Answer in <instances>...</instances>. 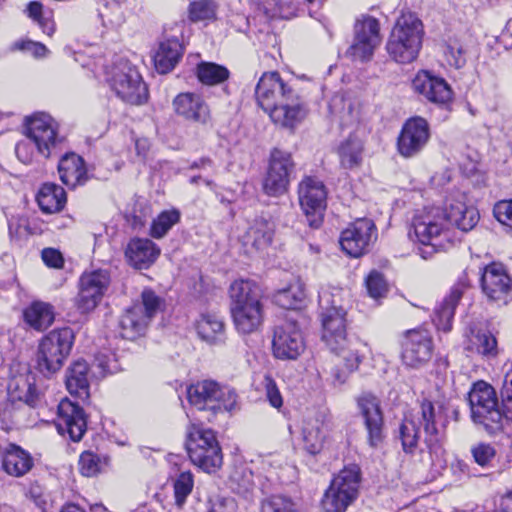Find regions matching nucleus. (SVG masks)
<instances>
[{
    "label": "nucleus",
    "instance_id": "4468645a",
    "mask_svg": "<svg viewBox=\"0 0 512 512\" xmlns=\"http://www.w3.org/2000/svg\"><path fill=\"white\" fill-rule=\"evenodd\" d=\"M294 167L289 152L274 148L270 153L267 173L263 180L264 192L273 197L284 194L288 190Z\"/></svg>",
    "mask_w": 512,
    "mask_h": 512
},
{
    "label": "nucleus",
    "instance_id": "423d86ee",
    "mask_svg": "<svg viewBox=\"0 0 512 512\" xmlns=\"http://www.w3.org/2000/svg\"><path fill=\"white\" fill-rule=\"evenodd\" d=\"M412 227L416 240L422 245L419 254L423 259L452 246V231L440 207H426L419 211L413 218Z\"/></svg>",
    "mask_w": 512,
    "mask_h": 512
},
{
    "label": "nucleus",
    "instance_id": "5701e85b",
    "mask_svg": "<svg viewBox=\"0 0 512 512\" xmlns=\"http://www.w3.org/2000/svg\"><path fill=\"white\" fill-rule=\"evenodd\" d=\"M187 399L199 411L217 413L223 404L221 385L213 380H202L187 388Z\"/></svg>",
    "mask_w": 512,
    "mask_h": 512
},
{
    "label": "nucleus",
    "instance_id": "aec40b11",
    "mask_svg": "<svg viewBox=\"0 0 512 512\" xmlns=\"http://www.w3.org/2000/svg\"><path fill=\"white\" fill-rule=\"evenodd\" d=\"M54 422L60 434L69 435L75 442L81 440L86 431L87 423L83 409L67 398L58 404Z\"/></svg>",
    "mask_w": 512,
    "mask_h": 512
},
{
    "label": "nucleus",
    "instance_id": "bf43d9fd",
    "mask_svg": "<svg viewBox=\"0 0 512 512\" xmlns=\"http://www.w3.org/2000/svg\"><path fill=\"white\" fill-rule=\"evenodd\" d=\"M79 469L86 477L95 476L100 471V460L92 452H83L79 459Z\"/></svg>",
    "mask_w": 512,
    "mask_h": 512
},
{
    "label": "nucleus",
    "instance_id": "e433bc0d",
    "mask_svg": "<svg viewBox=\"0 0 512 512\" xmlns=\"http://www.w3.org/2000/svg\"><path fill=\"white\" fill-rule=\"evenodd\" d=\"M37 202L42 212L57 213L65 206V190L57 184L44 183L37 194Z\"/></svg>",
    "mask_w": 512,
    "mask_h": 512
},
{
    "label": "nucleus",
    "instance_id": "2eb2a0df",
    "mask_svg": "<svg viewBox=\"0 0 512 512\" xmlns=\"http://www.w3.org/2000/svg\"><path fill=\"white\" fill-rule=\"evenodd\" d=\"M430 138L428 121L421 116L410 117L403 123L397 137V151L404 158H412L424 150Z\"/></svg>",
    "mask_w": 512,
    "mask_h": 512
},
{
    "label": "nucleus",
    "instance_id": "58836bf2",
    "mask_svg": "<svg viewBox=\"0 0 512 512\" xmlns=\"http://www.w3.org/2000/svg\"><path fill=\"white\" fill-rule=\"evenodd\" d=\"M464 349L470 354L494 357L497 355V340L488 331H471L464 343Z\"/></svg>",
    "mask_w": 512,
    "mask_h": 512
},
{
    "label": "nucleus",
    "instance_id": "412c9836",
    "mask_svg": "<svg viewBox=\"0 0 512 512\" xmlns=\"http://www.w3.org/2000/svg\"><path fill=\"white\" fill-rule=\"evenodd\" d=\"M481 287L489 300L507 304L512 294V279L502 265L493 263L485 267Z\"/></svg>",
    "mask_w": 512,
    "mask_h": 512
},
{
    "label": "nucleus",
    "instance_id": "ea45409f",
    "mask_svg": "<svg viewBox=\"0 0 512 512\" xmlns=\"http://www.w3.org/2000/svg\"><path fill=\"white\" fill-rule=\"evenodd\" d=\"M255 13L266 19H289L296 15V8L292 3H283L281 0H252Z\"/></svg>",
    "mask_w": 512,
    "mask_h": 512
},
{
    "label": "nucleus",
    "instance_id": "69168bd1",
    "mask_svg": "<svg viewBox=\"0 0 512 512\" xmlns=\"http://www.w3.org/2000/svg\"><path fill=\"white\" fill-rule=\"evenodd\" d=\"M460 169L467 177L475 175L479 171V161L477 154L474 153V156H467V158L460 163Z\"/></svg>",
    "mask_w": 512,
    "mask_h": 512
},
{
    "label": "nucleus",
    "instance_id": "cd10ccee",
    "mask_svg": "<svg viewBox=\"0 0 512 512\" xmlns=\"http://www.w3.org/2000/svg\"><path fill=\"white\" fill-rule=\"evenodd\" d=\"M328 424L320 415L304 419L301 429L303 448L311 455L320 453L327 437Z\"/></svg>",
    "mask_w": 512,
    "mask_h": 512
},
{
    "label": "nucleus",
    "instance_id": "f8f14e48",
    "mask_svg": "<svg viewBox=\"0 0 512 512\" xmlns=\"http://www.w3.org/2000/svg\"><path fill=\"white\" fill-rule=\"evenodd\" d=\"M107 81L116 95L127 103L140 105L148 98V89L140 73L128 62L116 64Z\"/></svg>",
    "mask_w": 512,
    "mask_h": 512
},
{
    "label": "nucleus",
    "instance_id": "20e7f679",
    "mask_svg": "<svg viewBox=\"0 0 512 512\" xmlns=\"http://www.w3.org/2000/svg\"><path fill=\"white\" fill-rule=\"evenodd\" d=\"M441 409L436 411L435 405L428 399H423L417 409L412 410L403 420L399 433L402 448L405 453H414L419 442L422 428L425 433V443L429 450H437L442 439Z\"/></svg>",
    "mask_w": 512,
    "mask_h": 512
},
{
    "label": "nucleus",
    "instance_id": "37998d69",
    "mask_svg": "<svg viewBox=\"0 0 512 512\" xmlns=\"http://www.w3.org/2000/svg\"><path fill=\"white\" fill-rule=\"evenodd\" d=\"M362 153V141L354 136H350L338 148L341 166L345 169L358 167L362 162Z\"/></svg>",
    "mask_w": 512,
    "mask_h": 512
},
{
    "label": "nucleus",
    "instance_id": "49530a36",
    "mask_svg": "<svg viewBox=\"0 0 512 512\" xmlns=\"http://www.w3.org/2000/svg\"><path fill=\"white\" fill-rule=\"evenodd\" d=\"M223 330V323L214 315H204L198 321L197 332L208 343H214Z\"/></svg>",
    "mask_w": 512,
    "mask_h": 512
},
{
    "label": "nucleus",
    "instance_id": "864d4df0",
    "mask_svg": "<svg viewBox=\"0 0 512 512\" xmlns=\"http://www.w3.org/2000/svg\"><path fill=\"white\" fill-rule=\"evenodd\" d=\"M135 305H141L143 307V315L151 321L161 310L163 300L151 289H145L141 293V302Z\"/></svg>",
    "mask_w": 512,
    "mask_h": 512
},
{
    "label": "nucleus",
    "instance_id": "680f3d73",
    "mask_svg": "<svg viewBox=\"0 0 512 512\" xmlns=\"http://www.w3.org/2000/svg\"><path fill=\"white\" fill-rule=\"evenodd\" d=\"M16 47L19 50H22V51H25V52L31 54L35 58H43V57L47 56V54H48V49L46 48V46L44 44H42L40 42H35L32 40H25V41L17 42Z\"/></svg>",
    "mask_w": 512,
    "mask_h": 512
},
{
    "label": "nucleus",
    "instance_id": "72a5a7b5",
    "mask_svg": "<svg viewBox=\"0 0 512 512\" xmlns=\"http://www.w3.org/2000/svg\"><path fill=\"white\" fill-rule=\"evenodd\" d=\"M61 181L68 187H76L87 180V170L82 157L75 153L64 155L58 164Z\"/></svg>",
    "mask_w": 512,
    "mask_h": 512
},
{
    "label": "nucleus",
    "instance_id": "ddd939ff",
    "mask_svg": "<svg viewBox=\"0 0 512 512\" xmlns=\"http://www.w3.org/2000/svg\"><path fill=\"white\" fill-rule=\"evenodd\" d=\"M327 194L325 184L316 176H304L298 184L300 207L312 228H319L323 223Z\"/></svg>",
    "mask_w": 512,
    "mask_h": 512
},
{
    "label": "nucleus",
    "instance_id": "393cba45",
    "mask_svg": "<svg viewBox=\"0 0 512 512\" xmlns=\"http://www.w3.org/2000/svg\"><path fill=\"white\" fill-rule=\"evenodd\" d=\"M465 196L458 193L454 197L446 200L445 207L442 208L449 228L452 225L462 231L472 230L479 221V212L473 206H467Z\"/></svg>",
    "mask_w": 512,
    "mask_h": 512
},
{
    "label": "nucleus",
    "instance_id": "4c0bfd02",
    "mask_svg": "<svg viewBox=\"0 0 512 512\" xmlns=\"http://www.w3.org/2000/svg\"><path fill=\"white\" fill-rule=\"evenodd\" d=\"M8 395L12 401H21L30 407H36L40 401L34 384L24 375L12 378L8 383Z\"/></svg>",
    "mask_w": 512,
    "mask_h": 512
},
{
    "label": "nucleus",
    "instance_id": "c03bdc74",
    "mask_svg": "<svg viewBox=\"0 0 512 512\" xmlns=\"http://www.w3.org/2000/svg\"><path fill=\"white\" fill-rule=\"evenodd\" d=\"M420 48L391 36L386 45L388 54L398 63H411L414 61L419 54Z\"/></svg>",
    "mask_w": 512,
    "mask_h": 512
},
{
    "label": "nucleus",
    "instance_id": "6ab92c4d",
    "mask_svg": "<svg viewBox=\"0 0 512 512\" xmlns=\"http://www.w3.org/2000/svg\"><path fill=\"white\" fill-rule=\"evenodd\" d=\"M110 283L107 271L95 270L84 273L80 278L77 308L81 313L93 311L100 303Z\"/></svg>",
    "mask_w": 512,
    "mask_h": 512
},
{
    "label": "nucleus",
    "instance_id": "1a4fd4ad",
    "mask_svg": "<svg viewBox=\"0 0 512 512\" xmlns=\"http://www.w3.org/2000/svg\"><path fill=\"white\" fill-rule=\"evenodd\" d=\"M360 481L361 472L357 465L343 468L332 479L322 497L324 512H345L358 497Z\"/></svg>",
    "mask_w": 512,
    "mask_h": 512
},
{
    "label": "nucleus",
    "instance_id": "052dcab7",
    "mask_svg": "<svg viewBox=\"0 0 512 512\" xmlns=\"http://www.w3.org/2000/svg\"><path fill=\"white\" fill-rule=\"evenodd\" d=\"M493 213L499 223L512 231V199L498 201Z\"/></svg>",
    "mask_w": 512,
    "mask_h": 512
},
{
    "label": "nucleus",
    "instance_id": "338daca9",
    "mask_svg": "<svg viewBox=\"0 0 512 512\" xmlns=\"http://www.w3.org/2000/svg\"><path fill=\"white\" fill-rule=\"evenodd\" d=\"M95 366L99 369V374L105 376L107 373H112L115 370V365H112L111 359L104 354H99L95 358Z\"/></svg>",
    "mask_w": 512,
    "mask_h": 512
},
{
    "label": "nucleus",
    "instance_id": "8fccbe9b",
    "mask_svg": "<svg viewBox=\"0 0 512 512\" xmlns=\"http://www.w3.org/2000/svg\"><path fill=\"white\" fill-rule=\"evenodd\" d=\"M194 486L193 474L190 471H184L174 481L175 503L180 508L186 502L187 497L192 492Z\"/></svg>",
    "mask_w": 512,
    "mask_h": 512
},
{
    "label": "nucleus",
    "instance_id": "c85d7f7f",
    "mask_svg": "<svg viewBox=\"0 0 512 512\" xmlns=\"http://www.w3.org/2000/svg\"><path fill=\"white\" fill-rule=\"evenodd\" d=\"M160 254V249L150 239H132L125 250L128 262L137 269H146Z\"/></svg>",
    "mask_w": 512,
    "mask_h": 512
},
{
    "label": "nucleus",
    "instance_id": "c756f323",
    "mask_svg": "<svg viewBox=\"0 0 512 512\" xmlns=\"http://www.w3.org/2000/svg\"><path fill=\"white\" fill-rule=\"evenodd\" d=\"M464 293L462 284L454 285L449 294L435 307L432 321L438 330L449 332L456 307Z\"/></svg>",
    "mask_w": 512,
    "mask_h": 512
},
{
    "label": "nucleus",
    "instance_id": "473e14b6",
    "mask_svg": "<svg viewBox=\"0 0 512 512\" xmlns=\"http://www.w3.org/2000/svg\"><path fill=\"white\" fill-rule=\"evenodd\" d=\"M89 366L84 360L74 361L66 370V388L71 395L81 399L89 397Z\"/></svg>",
    "mask_w": 512,
    "mask_h": 512
},
{
    "label": "nucleus",
    "instance_id": "09e8293b",
    "mask_svg": "<svg viewBox=\"0 0 512 512\" xmlns=\"http://www.w3.org/2000/svg\"><path fill=\"white\" fill-rule=\"evenodd\" d=\"M197 77L202 84L215 85L224 80V68L212 62H201L197 66Z\"/></svg>",
    "mask_w": 512,
    "mask_h": 512
},
{
    "label": "nucleus",
    "instance_id": "a18cd8bd",
    "mask_svg": "<svg viewBox=\"0 0 512 512\" xmlns=\"http://www.w3.org/2000/svg\"><path fill=\"white\" fill-rule=\"evenodd\" d=\"M180 220V213L176 209L161 212L152 222L150 235L160 239Z\"/></svg>",
    "mask_w": 512,
    "mask_h": 512
},
{
    "label": "nucleus",
    "instance_id": "2f4dec72",
    "mask_svg": "<svg viewBox=\"0 0 512 512\" xmlns=\"http://www.w3.org/2000/svg\"><path fill=\"white\" fill-rule=\"evenodd\" d=\"M390 36L402 40L409 45L413 44L421 47L423 37L422 22L413 13H403L398 18Z\"/></svg>",
    "mask_w": 512,
    "mask_h": 512
},
{
    "label": "nucleus",
    "instance_id": "f704fd0d",
    "mask_svg": "<svg viewBox=\"0 0 512 512\" xmlns=\"http://www.w3.org/2000/svg\"><path fill=\"white\" fill-rule=\"evenodd\" d=\"M183 53L181 43L177 39H168L161 42L153 56L154 66L160 74L172 71Z\"/></svg>",
    "mask_w": 512,
    "mask_h": 512
},
{
    "label": "nucleus",
    "instance_id": "de8ad7c7",
    "mask_svg": "<svg viewBox=\"0 0 512 512\" xmlns=\"http://www.w3.org/2000/svg\"><path fill=\"white\" fill-rule=\"evenodd\" d=\"M228 486L234 493L246 494L253 487L252 473L243 465L236 467L229 476Z\"/></svg>",
    "mask_w": 512,
    "mask_h": 512
},
{
    "label": "nucleus",
    "instance_id": "4be33fe9",
    "mask_svg": "<svg viewBox=\"0 0 512 512\" xmlns=\"http://www.w3.org/2000/svg\"><path fill=\"white\" fill-rule=\"evenodd\" d=\"M357 403L364 418L368 443L373 448L379 447L384 440V419L380 401L372 394H363L358 398Z\"/></svg>",
    "mask_w": 512,
    "mask_h": 512
},
{
    "label": "nucleus",
    "instance_id": "a211bd4d",
    "mask_svg": "<svg viewBox=\"0 0 512 512\" xmlns=\"http://www.w3.org/2000/svg\"><path fill=\"white\" fill-rule=\"evenodd\" d=\"M376 237V227L373 221L361 218L342 231L339 243L347 255L357 258L368 251Z\"/></svg>",
    "mask_w": 512,
    "mask_h": 512
},
{
    "label": "nucleus",
    "instance_id": "7ed1b4c3",
    "mask_svg": "<svg viewBox=\"0 0 512 512\" xmlns=\"http://www.w3.org/2000/svg\"><path fill=\"white\" fill-rule=\"evenodd\" d=\"M58 123L46 113H36L26 120V137L17 143L15 153L24 164L33 162L36 155L48 159L57 156L64 138L59 135Z\"/></svg>",
    "mask_w": 512,
    "mask_h": 512
},
{
    "label": "nucleus",
    "instance_id": "603ef678",
    "mask_svg": "<svg viewBox=\"0 0 512 512\" xmlns=\"http://www.w3.org/2000/svg\"><path fill=\"white\" fill-rule=\"evenodd\" d=\"M216 7L212 1L200 0L190 4L189 18L193 22L212 20L215 17Z\"/></svg>",
    "mask_w": 512,
    "mask_h": 512
},
{
    "label": "nucleus",
    "instance_id": "e2e57ef3",
    "mask_svg": "<svg viewBox=\"0 0 512 512\" xmlns=\"http://www.w3.org/2000/svg\"><path fill=\"white\" fill-rule=\"evenodd\" d=\"M265 388L267 399L269 400L270 404L277 409L280 408L283 404L282 396L276 386V383L269 376L265 377Z\"/></svg>",
    "mask_w": 512,
    "mask_h": 512
},
{
    "label": "nucleus",
    "instance_id": "0e129e2a",
    "mask_svg": "<svg viewBox=\"0 0 512 512\" xmlns=\"http://www.w3.org/2000/svg\"><path fill=\"white\" fill-rule=\"evenodd\" d=\"M42 260L47 266L52 268H61L64 263V259L60 251L54 248L43 249Z\"/></svg>",
    "mask_w": 512,
    "mask_h": 512
},
{
    "label": "nucleus",
    "instance_id": "6e6d98bb",
    "mask_svg": "<svg viewBox=\"0 0 512 512\" xmlns=\"http://www.w3.org/2000/svg\"><path fill=\"white\" fill-rule=\"evenodd\" d=\"M365 283L368 294L373 299L385 297L386 293L388 292L387 281L385 280L383 274L376 270H373L369 273Z\"/></svg>",
    "mask_w": 512,
    "mask_h": 512
},
{
    "label": "nucleus",
    "instance_id": "dca6fc26",
    "mask_svg": "<svg viewBox=\"0 0 512 512\" xmlns=\"http://www.w3.org/2000/svg\"><path fill=\"white\" fill-rule=\"evenodd\" d=\"M303 334L293 320H285L274 328L272 350L276 358L295 360L305 350Z\"/></svg>",
    "mask_w": 512,
    "mask_h": 512
},
{
    "label": "nucleus",
    "instance_id": "13d9d810",
    "mask_svg": "<svg viewBox=\"0 0 512 512\" xmlns=\"http://www.w3.org/2000/svg\"><path fill=\"white\" fill-rule=\"evenodd\" d=\"M444 56L448 64L455 68H461L466 62L464 47L458 40L447 43Z\"/></svg>",
    "mask_w": 512,
    "mask_h": 512
},
{
    "label": "nucleus",
    "instance_id": "0eeeda50",
    "mask_svg": "<svg viewBox=\"0 0 512 512\" xmlns=\"http://www.w3.org/2000/svg\"><path fill=\"white\" fill-rule=\"evenodd\" d=\"M74 343L71 328L55 329L44 336L36 355V369L45 377H51L63 367Z\"/></svg>",
    "mask_w": 512,
    "mask_h": 512
},
{
    "label": "nucleus",
    "instance_id": "4d7b16f0",
    "mask_svg": "<svg viewBox=\"0 0 512 512\" xmlns=\"http://www.w3.org/2000/svg\"><path fill=\"white\" fill-rule=\"evenodd\" d=\"M262 512H299L296 504L283 496H272L262 502Z\"/></svg>",
    "mask_w": 512,
    "mask_h": 512
},
{
    "label": "nucleus",
    "instance_id": "a19ab883",
    "mask_svg": "<svg viewBox=\"0 0 512 512\" xmlns=\"http://www.w3.org/2000/svg\"><path fill=\"white\" fill-rule=\"evenodd\" d=\"M25 322L36 330L47 329L54 321V311L50 304L36 301L23 312Z\"/></svg>",
    "mask_w": 512,
    "mask_h": 512
},
{
    "label": "nucleus",
    "instance_id": "6e6552de",
    "mask_svg": "<svg viewBox=\"0 0 512 512\" xmlns=\"http://www.w3.org/2000/svg\"><path fill=\"white\" fill-rule=\"evenodd\" d=\"M185 446L191 462L203 471L213 473L221 468L222 449L213 430L191 425Z\"/></svg>",
    "mask_w": 512,
    "mask_h": 512
},
{
    "label": "nucleus",
    "instance_id": "39448f33",
    "mask_svg": "<svg viewBox=\"0 0 512 512\" xmlns=\"http://www.w3.org/2000/svg\"><path fill=\"white\" fill-rule=\"evenodd\" d=\"M230 314L236 330L242 334L258 331L264 321V306L257 285L236 280L229 288Z\"/></svg>",
    "mask_w": 512,
    "mask_h": 512
},
{
    "label": "nucleus",
    "instance_id": "f257e3e1",
    "mask_svg": "<svg viewBox=\"0 0 512 512\" xmlns=\"http://www.w3.org/2000/svg\"><path fill=\"white\" fill-rule=\"evenodd\" d=\"M319 305L322 310V340L345 362V369H333V381L335 384H343L350 373L358 368L367 347L357 336L347 333L346 311L336 305L327 290L319 293Z\"/></svg>",
    "mask_w": 512,
    "mask_h": 512
},
{
    "label": "nucleus",
    "instance_id": "f3484780",
    "mask_svg": "<svg viewBox=\"0 0 512 512\" xmlns=\"http://www.w3.org/2000/svg\"><path fill=\"white\" fill-rule=\"evenodd\" d=\"M434 351L433 339L426 329H413L406 332L402 343L401 358L405 366L421 368L432 358Z\"/></svg>",
    "mask_w": 512,
    "mask_h": 512
},
{
    "label": "nucleus",
    "instance_id": "a878e982",
    "mask_svg": "<svg viewBox=\"0 0 512 512\" xmlns=\"http://www.w3.org/2000/svg\"><path fill=\"white\" fill-rule=\"evenodd\" d=\"M412 86L430 102L442 105L452 100L453 92L449 84L427 71L419 72L413 79Z\"/></svg>",
    "mask_w": 512,
    "mask_h": 512
},
{
    "label": "nucleus",
    "instance_id": "b1692460",
    "mask_svg": "<svg viewBox=\"0 0 512 512\" xmlns=\"http://www.w3.org/2000/svg\"><path fill=\"white\" fill-rule=\"evenodd\" d=\"M276 224L270 216H257L248 225L247 230L239 240L247 251H262L273 241Z\"/></svg>",
    "mask_w": 512,
    "mask_h": 512
},
{
    "label": "nucleus",
    "instance_id": "f03ea898",
    "mask_svg": "<svg viewBox=\"0 0 512 512\" xmlns=\"http://www.w3.org/2000/svg\"><path fill=\"white\" fill-rule=\"evenodd\" d=\"M255 94L259 106L283 128L294 129L307 115L303 99L284 83L277 72L264 73Z\"/></svg>",
    "mask_w": 512,
    "mask_h": 512
},
{
    "label": "nucleus",
    "instance_id": "7c9ffc66",
    "mask_svg": "<svg viewBox=\"0 0 512 512\" xmlns=\"http://www.w3.org/2000/svg\"><path fill=\"white\" fill-rule=\"evenodd\" d=\"M29 452L16 444H8L2 452V469L10 476L22 477L33 467Z\"/></svg>",
    "mask_w": 512,
    "mask_h": 512
},
{
    "label": "nucleus",
    "instance_id": "9d476101",
    "mask_svg": "<svg viewBox=\"0 0 512 512\" xmlns=\"http://www.w3.org/2000/svg\"><path fill=\"white\" fill-rule=\"evenodd\" d=\"M468 400L475 423L483 425L488 431L502 427L496 391L490 384L482 380L475 382L469 391Z\"/></svg>",
    "mask_w": 512,
    "mask_h": 512
},
{
    "label": "nucleus",
    "instance_id": "bb28decb",
    "mask_svg": "<svg viewBox=\"0 0 512 512\" xmlns=\"http://www.w3.org/2000/svg\"><path fill=\"white\" fill-rule=\"evenodd\" d=\"M174 112L186 120L194 122H206L209 117V109L202 97L198 94L186 92L178 94L173 102Z\"/></svg>",
    "mask_w": 512,
    "mask_h": 512
},
{
    "label": "nucleus",
    "instance_id": "c9c22d12",
    "mask_svg": "<svg viewBox=\"0 0 512 512\" xmlns=\"http://www.w3.org/2000/svg\"><path fill=\"white\" fill-rule=\"evenodd\" d=\"M149 322L143 315V307L133 305L120 318L121 336L133 340L145 332Z\"/></svg>",
    "mask_w": 512,
    "mask_h": 512
},
{
    "label": "nucleus",
    "instance_id": "79ce46f5",
    "mask_svg": "<svg viewBox=\"0 0 512 512\" xmlns=\"http://www.w3.org/2000/svg\"><path fill=\"white\" fill-rule=\"evenodd\" d=\"M306 298L304 284L296 280L287 288L279 290L273 297L274 302L284 309H297Z\"/></svg>",
    "mask_w": 512,
    "mask_h": 512
},
{
    "label": "nucleus",
    "instance_id": "774afa93",
    "mask_svg": "<svg viewBox=\"0 0 512 512\" xmlns=\"http://www.w3.org/2000/svg\"><path fill=\"white\" fill-rule=\"evenodd\" d=\"M512 367V365L510 366ZM500 398L512 399V368L506 371L500 389Z\"/></svg>",
    "mask_w": 512,
    "mask_h": 512
},
{
    "label": "nucleus",
    "instance_id": "9b49d317",
    "mask_svg": "<svg viewBox=\"0 0 512 512\" xmlns=\"http://www.w3.org/2000/svg\"><path fill=\"white\" fill-rule=\"evenodd\" d=\"M382 42L380 23L373 16L362 14L356 18L353 26V42L345 55L352 61L367 62Z\"/></svg>",
    "mask_w": 512,
    "mask_h": 512
},
{
    "label": "nucleus",
    "instance_id": "5fc2aeb1",
    "mask_svg": "<svg viewBox=\"0 0 512 512\" xmlns=\"http://www.w3.org/2000/svg\"><path fill=\"white\" fill-rule=\"evenodd\" d=\"M471 454L475 463L479 466L489 467L492 466L497 451L492 444L481 442L471 448Z\"/></svg>",
    "mask_w": 512,
    "mask_h": 512
},
{
    "label": "nucleus",
    "instance_id": "3c124183",
    "mask_svg": "<svg viewBox=\"0 0 512 512\" xmlns=\"http://www.w3.org/2000/svg\"><path fill=\"white\" fill-rule=\"evenodd\" d=\"M28 16L42 29L43 33L51 36L55 30L52 19L43 13V6L37 1L30 2L27 7Z\"/></svg>",
    "mask_w": 512,
    "mask_h": 512
}]
</instances>
